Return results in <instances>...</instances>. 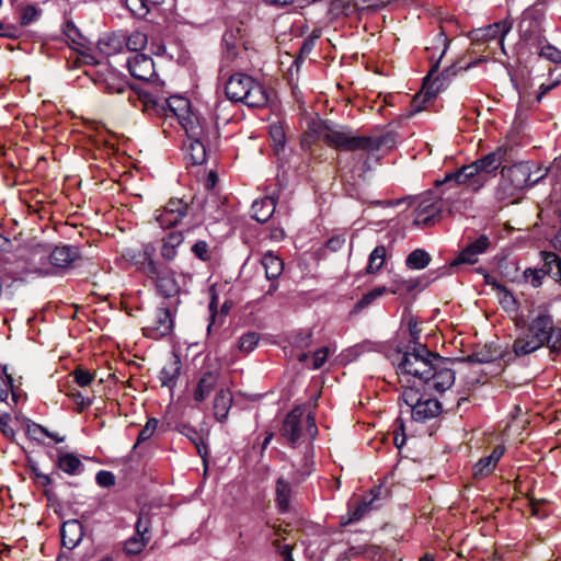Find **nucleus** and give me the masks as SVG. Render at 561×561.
Returning a JSON list of instances; mask_svg holds the SVG:
<instances>
[{
    "label": "nucleus",
    "instance_id": "16",
    "mask_svg": "<svg viewBox=\"0 0 561 561\" xmlns=\"http://www.w3.org/2000/svg\"><path fill=\"white\" fill-rule=\"evenodd\" d=\"M450 178H454L453 174L447 173L442 181H436V186L439 187L440 204L455 206L465 199L468 192L460 184L448 183Z\"/></svg>",
    "mask_w": 561,
    "mask_h": 561
},
{
    "label": "nucleus",
    "instance_id": "11",
    "mask_svg": "<svg viewBox=\"0 0 561 561\" xmlns=\"http://www.w3.org/2000/svg\"><path fill=\"white\" fill-rule=\"evenodd\" d=\"M454 178L448 180V183L460 184L468 194L479 192L486 183V179L477 169L472 162L458 168L456 171L450 172Z\"/></svg>",
    "mask_w": 561,
    "mask_h": 561
},
{
    "label": "nucleus",
    "instance_id": "7",
    "mask_svg": "<svg viewBox=\"0 0 561 561\" xmlns=\"http://www.w3.org/2000/svg\"><path fill=\"white\" fill-rule=\"evenodd\" d=\"M436 358H440V356L428 351L425 345L419 344L412 351L403 353L398 364V370L401 374L411 375L424 383L436 366Z\"/></svg>",
    "mask_w": 561,
    "mask_h": 561
},
{
    "label": "nucleus",
    "instance_id": "9",
    "mask_svg": "<svg viewBox=\"0 0 561 561\" xmlns=\"http://www.w3.org/2000/svg\"><path fill=\"white\" fill-rule=\"evenodd\" d=\"M175 308L165 306L157 308L152 318L148 320L142 328V333L146 337L152 340H160L172 333L174 328L173 312Z\"/></svg>",
    "mask_w": 561,
    "mask_h": 561
},
{
    "label": "nucleus",
    "instance_id": "45",
    "mask_svg": "<svg viewBox=\"0 0 561 561\" xmlns=\"http://www.w3.org/2000/svg\"><path fill=\"white\" fill-rule=\"evenodd\" d=\"M158 424L159 421L156 417L148 419L147 423L138 434L137 440L133 447L134 450L153 436V434L157 431Z\"/></svg>",
    "mask_w": 561,
    "mask_h": 561
},
{
    "label": "nucleus",
    "instance_id": "59",
    "mask_svg": "<svg viewBox=\"0 0 561 561\" xmlns=\"http://www.w3.org/2000/svg\"><path fill=\"white\" fill-rule=\"evenodd\" d=\"M490 240L485 234H481L478 239L470 242L467 247L474 251L477 254H481L489 248Z\"/></svg>",
    "mask_w": 561,
    "mask_h": 561
},
{
    "label": "nucleus",
    "instance_id": "5",
    "mask_svg": "<svg viewBox=\"0 0 561 561\" xmlns=\"http://www.w3.org/2000/svg\"><path fill=\"white\" fill-rule=\"evenodd\" d=\"M317 434L314 417L310 413H306L302 407L293 409L286 415L280 428L282 437L291 446L313 440Z\"/></svg>",
    "mask_w": 561,
    "mask_h": 561
},
{
    "label": "nucleus",
    "instance_id": "4",
    "mask_svg": "<svg viewBox=\"0 0 561 561\" xmlns=\"http://www.w3.org/2000/svg\"><path fill=\"white\" fill-rule=\"evenodd\" d=\"M137 101L141 111L149 117L180 119L181 116L191 112L190 101L183 96H170L161 100L148 91L138 93Z\"/></svg>",
    "mask_w": 561,
    "mask_h": 561
},
{
    "label": "nucleus",
    "instance_id": "35",
    "mask_svg": "<svg viewBox=\"0 0 561 561\" xmlns=\"http://www.w3.org/2000/svg\"><path fill=\"white\" fill-rule=\"evenodd\" d=\"M207 139H187L184 144L186 154L192 164H202L206 160Z\"/></svg>",
    "mask_w": 561,
    "mask_h": 561
},
{
    "label": "nucleus",
    "instance_id": "6",
    "mask_svg": "<svg viewBox=\"0 0 561 561\" xmlns=\"http://www.w3.org/2000/svg\"><path fill=\"white\" fill-rule=\"evenodd\" d=\"M527 331L551 353H561V328L553 322V317L546 307H538L531 316Z\"/></svg>",
    "mask_w": 561,
    "mask_h": 561
},
{
    "label": "nucleus",
    "instance_id": "31",
    "mask_svg": "<svg viewBox=\"0 0 561 561\" xmlns=\"http://www.w3.org/2000/svg\"><path fill=\"white\" fill-rule=\"evenodd\" d=\"M232 401V393L229 389H220L217 391L213 407L214 415L217 421L224 422L227 420Z\"/></svg>",
    "mask_w": 561,
    "mask_h": 561
},
{
    "label": "nucleus",
    "instance_id": "41",
    "mask_svg": "<svg viewBox=\"0 0 561 561\" xmlns=\"http://www.w3.org/2000/svg\"><path fill=\"white\" fill-rule=\"evenodd\" d=\"M430 262L431 255L422 249H416L412 251L405 260L407 266L411 270L425 268L430 264Z\"/></svg>",
    "mask_w": 561,
    "mask_h": 561
},
{
    "label": "nucleus",
    "instance_id": "36",
    "mask_svg": "<svg viewBox=\"0 0 561 561\" xmlns=\"http://www.w3.org/2000/svg\"><path fill=\"white\" fill-rule=\"evenodd\" d=\"M376 500V495H374L369 501L363 500L357 503L355 507H351L346 516L341 518L342 525H348L351 523H355L360 520L368 512L376 508L374 502Z\"/></svg>",
    "mask_w": 561,
    "mask_h": 561
},
{
    "label": "nucleus",
    "instance_id": "13",
    "mask_svg": "<svg viewBox=\"0 0 561 561\" xmlns=\"http://www.w3.org/2000/svg\"><path fill=\"white\" fill-rule=\"evenodd\" d=\"M150 518L148 514L140 513L136 523V535L125 541L124 550L127 554H137L150 541Z\"/></svg>",
    "mask_w": 561,
    "mask_h": 561
},
{
    "label": "nucleus",
    "instance_id": "38",
    "mask_svg": "<svg viewBox=\"0 0 561 561\" xmlns=\"http://www.w3.org/2000/svg\"><path fill=\"white\" fill-rule=\"evenodd\" d=\"M486 284L491 285L496 291L499 302L505 310L514 311L517 309V300L505 286L494 279L491 280L489 277H486Z\"/></svg>",
    "mask_w": 561,
    "mask_h": 561
},
{
    "label": "nucleus",
    "instance_id": "24",
    "mask_svg": "<svg viewBox=\"0 0 561 561\" xmlns=\"http://www.w3.org/2000/svg\"><path fill=\"white\" fill-rule=\"evenodd\" d=\"M77 257V248L69 245L56 247L54 250L50 249L49 265L55 274L56 268L68 267Z\"/></svg>",
    "mask_w": 561,
    "mask_h": 561
},
{
    "label": "nucleus",
    "instance_id": "8",
    "mask_svg": "<svg viewBox=\"0 0 561 561\" xmlns=\"http://www.w3.org/2000/svg\"><path fill=\"white\" fill-rule=\"evenodd\" d=\"M501 174L502 179L496 188L499 199L513 197L518 191L536 182V180L531 181V168L525 162L508 168L504 167Z\"/></svg>",
    "mask_w": 561,
    "mask_h": 561
},
{
    "label": "nucleus",
    "instance_id": "2",
    "mask_svg": "<svg viewBox=\"0 0 561 561\" xmlns=\"http://www.w3.org/2000/svg\"><path fill=\"white\" fill-rule=\"evenodd\" d=\"M156 248L152 243L144 244L135 256V265L154 286L157 294L163 298H175L181 287L172 270L162 266L154 260Z\"/></svg>",
    "mask_w": 561,
    "mask_h": 561
},
{
    "label": "nucleus",
    "instance_id": "37",
    "mask_svg": "<svg viewBox=\"0 0 561 561\" xmlns=\"http://www.w3.org/2000/svg\"><path fill=\"white\" fill-rule=\"evenodd\" d=\"M276 502L280 513H285L289 510L290 506V497L293 494V489L290 483L285 480L283 477L278 478L276 481Z\"/></svg>",
    "mask_w": 561,
    "mask_h": 561
},
{
    "label": "nucleus",
    "instance_id": "22",
    "mask_svg": "<svg viewBox=\"0 0 561 561\" xmlns=\"http://www.w3.org/2000/svg\"><path fill=\"white\" fill-rule=\"evenodd\" d=\"M83 535V526L79 520H67L61 527V543L65 548L72 550L81 542Z\"/></svg>",
    "mask_w": 561,
    "mask_h": 561
},
{
    "label": "nucleus",
    "instance_id": "47",
    "mask_svg": "<svg viewBox=\"0 0 561 561\" xmlns=\"http://www.w3.org/2000/svg\"><path fill=\"white\" fill-rule=\"evenodd\" d=\"M75 382L80 387L89 386L95 378L94 374L82 367H77L72 373Z\"/></svg>",
    "mask_w": 561,
    "mask_h": 561
},
{
    "label": "nucleus",
    "instance_id": "60",
    "mask_svg": "<svg viewBox=\"0 0 561 561\" xmlns=\"http://www.w3.org/2000/svg\"><path fill=\"white\" fill-rule=\"evenodd\" d=\"M96 482L101 486L108 488L115 484V477L110 471L101 470L96 473Z\"/></svg>",
    "mask_w": 561,
    "mask_h": 561
},
{
    "label": "nucleus",
    "instance_id": "30",
    "mask_svg": "<svg viewBox=\"0 0 561 561\" xmlns=\"http://www.w3.org/2000/svg\"><path fill=\"white\" fill-rule=\"evenodd\" d=\"M181 359L178 355H172L162 367L159 379L163 387L173 388L181 374Z\"/></svg>",
    "mask_w": 561,
    "mask_h": 561
},
{
    "label": "nucleus",
    "instance_id": "48",
    "mask_svg": "<svg viewBox=\"0 0 561 561\" xmlns=\"http://www.w3.org/2000/svg\"><path fill=\"white\" fill-rule=\"evenodd\" d=\"M191 251L197 259L203 262H208L211 260V251L209 244L204 240H199L194 243L191 248Z\"/></svg>",
    "mask_w": 561,
    "mask_h": 561
},
{
    "label": "nucleus",
    "instance_id": "18",
    "mask_svg": "<svg viewBox=\"0 0 561 561\" xmlns=\"http://www.w3.org/2000/svg\"><path fill=\"white\" fill-rule=\"evenodd\" d=\"M178 123L184 129L187 139H207L208 138V126L205 119H202L194 112L181 116Z\"/></svg>",
    "mask_w": 561,
    "mask_h": 561
},
{
    "label": "nucleus",
    "instance_id": "33",
    "mask_svg": "<svg viewBox=\"0 0 561 561\" xmlns=\"http://www.w3.org/2000/svg\"><path fill=\"white\" fill-rule=\"evenodd\" d=\"M276 208V202L273 197H264L252 204V217L259 222H266Z\"/></svg>",
    "mask_w": 561,
    "mask_h": 561
},
{
    "label": "nucleus",
    "instance_id": "55",
    "mask_svg": "<svg viewBox=\"0 0 561 561\" xmlns=\"http://www.w3.org/2000/svg\"><path fill=\"white\" fill-rule=\"evenodd\" d=\"M545 272L542 268H526L524 271V277L527 282H530L533 287L537 288L542 284V278L545 277Z\"/></svg>",
    "mask_w": 561,
    "mask_h": 561
},
{
    "label": "nucleus",
    "instance_id": "3",
    "mask_svg": "<svg viewBox=\"0 0 561 561\" xmlns=\"http://www.w3.org/2000/svg\"><path fill=\"white\" fill-rule=\"evenodd\" d=\"M225 91L229 100L242 102L249 107H263L268 102V92L265 87L242 72L230 76Z\"/></svg>",
    "mask_w": 561,
    "mask_h": 561
},
{
    "label": "nucleus",
    "instance_id": "43",
    "mask_svg": "<svg viewBox=\"0 0 561 561\" xmlns=\"http://www.w3.org/2000/svg\"><path fill=\"white\" fill-rule=\"evenodd\" d=\"M386 257V248L377 245L370 253L366 272L368 274L377 273L383 265Z\"/></svg>",
    "mask_w": 561,
    "mask_h": 561
},
{
    "label": "nucleus",
    "instance_id": "28",
    "mask_svg": "<svg viewBox=\"0 0 561 561\" xmlns=\"http://www.w3.org/2000/svg\"><path fill=\"white\" fill-rule=\"evenodd\" d=\"M501 357L505 362L512 360L511 352L502 353L500 350L494 347L492 344L484 345L482 348L476 351L471 355L467 357V360L470 363H491L496 358Z\"/></svg>",
    "mask_w": 561,
    "mask_h": 561
},
{
    "label": "nucleus",
    "instance_id": "61",
    "mask_svg": "<svg viewBox=\"0 0 561 561\" xmlns=\"http://www.w3.org/2000/svg\"><path fill=\"white\" fill-rule=\"evenodd\" d=\"M273 545L276 548L277 552L283 557L284 561H294L291 554L293 547L290 545H283L278 539L275 540Z\"/></svg>",
    "mask_w": 561,
    "mask_h": 561
},
{
    "label": "nucleus",
    "instance_id": "62",
    "mask_svg": "<svg viewBox=\"0 0 561 561\" xmlns=\"http://www.w3.org/2000/svg\"><path fill=\"white\" fill-rule=\"evenodd\" d=\"M180 432L182 434L186 435L195 444L198 454L202 455V447H201L199 443L197 442V438H198L197 432L188 425H183L182 428L180 430Z\"/></svg>",
    "mask_w": 561,
    "mask_h": 561
},
{
    "label": "nucleus",
    "instance_id": "10",
    "mask_svg": "<svg viewBox=\"0 0 561 561\" xmlns=\"http://www.w3.org/2000/svg\"><path fill=\"white\" fill-rule=\"evenodd\" d=\"M190 213V205L182 198H170L154 211V219L162 229H170L183 221Z\"/></svg>",
    "mask_w": 561,
    "mask_h": 561
},
{
    "label": "nucleus",
    "instance_id": "56",
    "mask_svg": "<svg viewBox=\"0 0 561 561\" xmlns=\"http://www.w3.org/2000/svg\"><path fill=\"white\" fill-rule=\"evenodd\" d=\"M407 324L409 329V334L411 336L412 342L414 343V346H419L420 339H421V329L419 328V322L416 318L412 314H410L407 318Z\"/></svg>",
    "mask_w": 561,
    "mask_h": 561
},
{
    "label": "nucleus",
    "instance_id": "32",
    "mask_svg": "<svg viewBox=\"0 0 561 561\" xmlns=\"http://www.w3.org/2000/svg\"><path fill=\"white\" fill-rule=\"evenodd\" d=\"M218 382V375L213 371L205 373L194 390V400L203 402L214 391Z\"/></svg>",
    "mask_w": 561,
    "mask_h": 561
},
{
    "label": "nucleus",
    "instance_id": "17",
    "mask_svg": "<svg viewBox=\"0 0 561 561\" xmlns=\"http://www.w3.org/2000/svg\"><path fill=\"white\" fill-rule=\"evenodd\" d=\"M127 65L130 75L137 80L149 81L156 76L153 60L148 55L137 54L128 59Z\"/></svg>",
    "mask_w": 561,
    "mask_h": 561
},
{
    "label": "nucleus",
    "instance_id": "27",
    "mask_svg": "<svg viewBox=\"0 0 561 561\" xmlns=\"http://www.w3.org/2000/svg\"><path fill=\"white\" fill-rule=\"evenodd\" d=\"M184 237L181 231H172L161 239L160 255L167 261H173L178 255V249L183 243Z\"/></svg>",
    "mask_w": 561,
    "mask_h": 561
},
{
    "label": "nucleus",
    "instance_id": "63",
    "mask_svg": "<svg viewBox=\"0 0 561 561\" xmlns=\"http://www.w3.org/2000/svg\"><path fill=\"white\" fill-rule=\"evenodd\" d=\"M270 135L277 145H284L285 134L280 125H272L270 127Z\"/></svg>",
    "mask_w": 561,
    "mask_h": 561
},
{
    "label": "nucleus",
    "instance_id": "29",
    "mask_svg": "<svg viewBox=\"0 0 561 561\" xmlns=\"http://www.w3.org/2000/svg\"><path fill=\"white\" fill-rule=\"evenodd\" d=\"M511 31V24L506 21L496 22L477 31V38L484 42L497 41L503 44L504 37Z\"/></svg>",
    "mask_w": 561,
    "mask_h": 561
},
{
    "label": "nucleus",
    "instance_id": "12",
    "mask_svg": "<svg viewBox=\"0 0 561 561\" xmlns=\"http://www.w3.org/2000/svg\"><path fill=\"white\" fill-rule=\"evenodd\" d=\"M50 248L43 244L31 247L27 253L26 262L28 271L39 276L54 275L53 267L49 265Z\"/></svg>",
    "mask_w": 561,
    "mask_h": 561
},
{
    "label": "nucleus",
    "instance_id": "42",
    "mask_svg": "<svg viewBox=\"0 0 561 561\" xmlns=\"http://www.w3.org/2000/svg\"><path fill=\"white\" fill-rule=\"evenodd\" d=\"M124 43L128 50L138 51L144 49L148 44L147 34L141 31H133L129 35H124Z\"/></svg>",
    "mask_w": 561,
    "mask_h": 561
},
{
    "label": "nucleus",
    "instance_id": "25",
    "mask_svg": "<svg viewBox=\"0 0 561 561\" xmlns=\"http://www.w3.org/2000/svg\"><path fill=\"white\" fill-rule=\"evenodd\" d=\"M104 89L107 93L113 94H124L128 92V100L134 103L136 107H140V103L137 101V95L131 92L128 83L114 72H108V75L103 80Z\"/></svg>",
    "mask_w": 561,
    "mask_h": 561
},
{
    "label": "nucleus",
    "instance_id": "26",
    "mask_svg": "<svg viewBox=\"0 0 561 561\" xmlns=\"http://www.w3.org/2000/svg\"><path fill=\"white\" fill-rule=\"evenodd\" d=\"M504 451H505V448L503 446H501V445L495 446L489 456L481 458L474 465L473 476L476 478H483V477L489 476L496 467V463L504 455Z\"/></svg>",
    "mask_w": 561,
    "mask_h": 561
},
{
    "label": "nucleus",
    "instance_id": "21",
    "mask_svg": "<svg viewBox=\"0 0 561 561\" xmlns=\"http://www.w3.org/2000/svg\"><path fill=\"white\" fill-rule=\"evenodd\" d=\"M540 348H542V345H540L537 339H535L526 329L514 340L511 354L514 357L520 358L528 356Z\"/></svg>",
    "mask_w": 561,
    "mask_h": 561
},
{
    "label": "nucleus",
    "instance_id": "44",
    "mask_svg": "<svg viewBox=\"0 0 561 561\" xmlns=\"http://www.w3.org/2000/svg\"><path fill=\"white\" fill-rule=\"evenodd\" d=\"M387 293L396 294V290H389L386 286L375 287L374 289H371L370 291L365 294L356 302L355 308L359 309V310L364 309V308L368 307L375 299L381 297L382 295H385Z\"/></svg>",
    "mask_w": 561,
    "mask_h": 561
},
{
    "label": "nucleus",
    "instance_id": "53",
    "mask_svg": "<svg viewBox=\"0 0 561 561\" xmlns=\"http://www.w3.org/2000/svg\"><path fill=\"white\" fill-rule=\"evenodd\" d=\"M142 0H125V7L136 18H145L148 15V9H145Z\"/></svg>",
    "mask_w": 561,
    "mask_h": 561
},
{
    "label": "nucleus",
    "instance_id": "50",
    "mask_svg": "<svg viewBox=\"0 0 561 561\" xmlns=\"http://www.w3.org/2000/svg\"><path fill=\"white\" fill-rule=\"evenodd\" d=\"M10 394L12 396V400H14L12 379L7 375H0V404H7Z\"/></svg>",
    "mask_w": 561,
    "mask_h": 561
},
{
    "label": "nucleus",
    "instance_id": "57",
    "mask_svg": "<svg viewBox=\"0 0 561 561\" xmlns=\"http://www.w3.org/2000/svg\"><path fill=\"white\" fill-rule=\"evenodd\" d=\"M330 354V348L327 347V346H323L319 350H317L312 355H311V359H312V365L311 367L313 369H319L323 366V364L327 362L328 359V356Z\"/></svg>",
    "mask_w": 561,
    "mask_h": 561
},
{
    "label": "nucleus",
    "instance_id": "15",
    "mask_svg": "<svg viewBox=\"0 0 561 561\" xmlns=\"http://www.w3.org/2000/svg\"><path fill=\"white\" fill-rule=\"evenodd\" d=\"M261 264L264 268L266 279L271 282L264 296H272L278 288L276 280L284 271V263L272 252H266L261 259Z\"/></svg>",
    "mask_w": 561,
    "mask_h": 561
},
{
    "label": "nucleus",
    "instance_id": "49",
    "mask_svg": "<svg viewBox=\"0 0 561 561\" xmlns=\"http://www.w3.org/2000/svg\"><path fill=\"white\" fill-rule=\"evenodd\" d=\"M103 45L108 47V49L105 50L106 54L122 51L123 46L125 45L124 34H112L103 42Z\"/></svg>",
    "mask_w": 561,
    "mask_h": 561
},
{
    "label": "nucleus",
    "instance_id": "20",
    "mask_svg": "<svg viewBox=\"0 0 561 561\" xmlns=\"http://www.w3.org/2000/svg\"><path fill=\"white\" fill-rule=\"evenodd\" d=\"M442 204L434 201L432 197L422 199L415 209L414 225L428 226L433 219L438 215L442 209Z\"/></svg>",
    "mask_w": 561,
    "mask_h": 561
},
{
    "label": "nucleus",
    "instance_id": "51",
    "mask_svg": "<svg viewBox=\"0 0 561 561\" xmlns=\"http://www.w3.org/2000/svg\"><path fill=\"white\" fill-rule=\"evenodd\" d=\"M539 56L554 64L561 62V50L551 44L542 45L539 51Z\"/></svg>",
    "mask_w": 561,
    "mask_h": 561
},
{
    "label": "nucleus",
    "instance_id": "52",
    "mask_svg": "<svg viewBox=\"0 0 561 561\" xmlns=\"http://www.w3.org/2000/svg\"><path fill=\"white\" fill-rule=\"evenodd\" d=\"M41 15V10L35 5H26L21 13V25H28L35 22Z\"/></svg>",
    "mask_w": 561,
    "mask_h": 561
},
{
    "label": "nucleus",
    "instance_id": "40",
    "mask_svg": "<svg viewBox=\"0 0 561 561\" xmlns=\"http://www.w3.org/2000/svg\"><path fill=\"white\" fill-rule=\"evenodd\" d=\"M437 68L438 66L435 65L427 73V76L424 78L422 89V92L424 93V101H430L434 99L442 87L439 77L432 79L433 75L437 71Z\"/></svg>",
    "mask_w": 561,
    "mask_h": 561
},
{
    "label": "nucleus",
    "instance_id": "14",
    "mask_svg": "<svg viewBox=\"0 0 561 561\" xmlns=\"http://www.w3.org/2000/svg\"><path fill=\"white\" fill-rule=\"evenodd\" d=\"M436 366L430 374V378L424 383L430 389H434L438 392H443L449 389L455 382V374L448 367V363L445 358H436Z\"/></svg>",
    "mask_w": 561,
    "mask_h": 561
},
{
    "label": "nucleus",
    "instance_id": "46",
    "mask_svg": "<svg viewBox=\"0 0 561 561\" xmlns=\"http://www.w3.org/2000/svg\"><path fill=\"white\" fill-rule=\"evenodd\" d=\"M260 335L256 332H248L238 341V348L244 354L251 353L259 344Z\"/></svg>",
    "mask_w": 561,
    "mask_h": 561
},
{
    "label": "nucleus",
    "instance_id": "19",
    "mask_svg": "<svg viewBox=\"0 0 561 561\" xmlns=\"http://www.w3.org/2000/svg\"><path fill=\"white\" fill-rule=\"evenodd\" d=\"M506 154L507 148L499 147L494 151L474 160L472 163L476 164L477 169L482 173V175H484L486 181H489L490 175L501 167Z\"/></svg>",
    "mask_w": 561,
    "mask_h": 561
},
{
    "label": "nucleus",
    "instance_id": "1",
    "mask_svg": "<svg viewBox=\"0 0 561 561\" xmlns=\"http://www.w3.org/2000/svg\"><path fill=\"white\" fill-rule=\"evenodd\" d=\"M319 138L329 147L341 151L377 152L392 141L389 135H355L346 126L323 125L319 130Z\"/></svg>",
    "mask_w": 561,
    "mask_h": 561
},
{
    "label": "nucleus",
    "instance_id": "58",
    "mask_svg": "<svg viewBox=\"0 0 561 561\" xmlns=\"http://www.w3.org/2000/svg\"><path fill=\"white\" fill-rule=\"evenodd\" d=\"M78 407V411L82 412L85 408L92 404V399L85 398L80 391L70 390L67 393Z\"/></svg>",
    "mask_w": 561,
    "mask_h": 561
},
{
    "label": "nucleus",
    "instance_id": "23",
    "mask_svg": "<svg viewBox=\"0 0 561 561\" xmlns=\"http://www.w3.org/2000/svg\"><path fill=\"white\" fill-rule=\"evenodd\" d=\"M442 412V405L438 400L425 399L417 400L414 409L411 411L412 417L416 422H425L438 416Z\"/></svg>",
    "mask_w": 561,
    "mask_h": 561
},
{
    "label": "nucleus",
    "instance_id": "39",
    "mask_svg": "<svg viewBox=\"0 0 561 561\" xmlns=\"http://www.w3.org/2000/svg\"><path fill=\"white\" fill-rule=\"evenodd\" d=\"M541 259L543 261V272L545 274L551 276L556 280L561 279V259L558 254L553 252H541Z\"/></svg>",
    "mask_w": 561,
    "mask_h": 561
},
{
    "label": "nucleus",
    "instance_id": "54",
    "mask_svg": "<svg viewBox=\"0 0 561 561\" xmlns=\"http://www.w3.org/2000/svg\"><path fill=\"white\" fill-rule=\"evenodd\" d=\"M478 255L474 251H472L470 248L466 247L459 255L455 259V261L451 263V265H459V264H473L478 261Z\"/></svg>",
    "mask_w": 561,
    "mask_h": 561
},
{
    "label": "nucleus",
    "instance_id": "34",
    "mask_svg": "<svg viewBox=\"0 0 561 561\" xmlns=\"http://www.w3.org/2000/svg\"><path fill=\"white\" fill-rule=\"evenodd\" d=\"M58 469L70 476H78L83 472L84 466L81 460L71 453H62L56 462Z\"/></svg>",
    "mask_w": 561,
    "mask_h": 561
},
{
    "label": "nucleus",
    "instance_id": "64",
    "mask_svg": "<svg viewBox=\"0 0 561 561\" xmlns=\"http://www.w3.org/2000/svg\"><path fill=\"white\" fill-rule=\"evenodd\" d=\"M417 393L413 391V389H405L402 392V399L408 407L411 408V411L414 409V404L416 403L419 398H416Z\"/></svg>",
    "mask_w": 561,
    "mask_h": 561
}]
</instances>
